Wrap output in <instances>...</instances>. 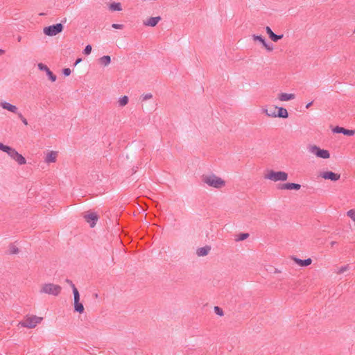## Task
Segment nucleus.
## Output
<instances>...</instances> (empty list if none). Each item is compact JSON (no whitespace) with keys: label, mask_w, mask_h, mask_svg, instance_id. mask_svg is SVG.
Instances as JSON below:
<instances>
[{"label":"nucleus","mask_w":355,"mask_h":355,"mask_svg":"<svg viewBox=\"0 0 355 355\" xmlns=\"http://www.w3.org/2000/svg\"><path fill=\"white\" fill-rule=\"evenodd\" d=\"M283 35H276L273 33L270 36V40L275 42H277L278 40H281L283 37Z\"/></svg>","instance_id":"28"},{"label":"nucleus","mask_w":355,"mask_h":355,"mask_svg":"<svg viewBox=\"0 0 355 355\" xmlns=\"http://www.w3.org/2000/svg\"><path fill=\"white\" fill-rule=\"evenodd\" d=\"M128 103V97L127 96H123L121 97L119 100V104L121 107H123L127 105Z\"/></svg>","instance_id":"24"},{"label":"nucleus","mask_w":355,"mask_h":355,"mask_svg":"<svg viewBox=\"0 0 355 355\" xmlns=\"http://www.w3.org/2000/svg\"><path fill=\"white\" fill-rule=\"evenodd\" d=\"M74 309L76 311H77L80 313H82L84 311V306H83V304L79 302V301L75 302H74Z\"/></svg>","instance_id":"23"},{"label":"nucleus","mask_w":355,"mask_h":355,"mask_svg":"<svg viewBox=\"0 0 355 355\" xmlns=\"http://www.w3.org/2000/svg\"><path fill=\"white\" fill-rule=\"evenodd\" d=\"M42 320V318L37 317L35 315H32L29 317H26L21 321L19 324H20L23 327H26L28 329L35 328L37 324L40 323Z\"/></svg>","instance_id":"4"},{"label":"nucleus","mask_w":355,"mask_h":355,"mask_svg":"<svg viewBox=\"0 0 355 355\" xmlns=\"http://www.w3.org/2000/svg\"><path fill=\"white\" fill-rule=\"evenodd\" d=\"M250 234L248 233H241L237 236L235 239L236 241H241L249 237Z\"/></svg>","instance_id":"25"},{"label":"nucleus","mask_w":355,"mask_h":355,"mask_svg":"<svg viewBox=\"0 0 355 355\" xmlns=\"http://www.w3.org/2000/svg\"><path fill=\"white\" fill-rule=\"evenodd\" d=\"M312 104H313V102H312V101H311V102H310V103H309L306 105V108H307V109H308V108H309V107L311 106V105H312Z\"/></svg>","instance_id":"42"},{"label":"nucleus","mask_w":355,"mask_h":355,"mask_svg":"<svg viewBox=\"0 0 355 355\" xmlns=\"http://www.w3.org/2000/svg\"><path fill=\"white\" fill-rule=\"evenodd\" d=\"M347 216L355 222V209H350L347 212Z\"/></svg>","instance_id":"30"},{"label":"nucleus","mask_w":355,"mask_h":355,"mask_svg":"<svg viewBox=\"0 0 355 355\" xmlns=\"http://www.w3.org/2000/svg\"><path fill=\"white\" fill-rule=\"evenodd\" d=\"M333 132L335 133H341L347 136H353L355 134L354 130H348L339 126L334 128L333 129Z\"/></svg>","instance_id":"11"},{"label":"nucleus","mask_w":355,"mask_h":355,"mask_svg":"<svg viewBox=\"0 0 355 355\" xmlns=\"http://www.w3.org/2000/svg\"><path fill=\"white\" fill-rule=\"evenodd\" d=\"M81 58H78L76 60V62H75V64H77L78 63H79L80 62H81Z\"/></svg>","instance_id":"44"},{"label":"nucleus","mask_w":355,"mask_h":355,"mask_svg":"<svg viewBox=\"0 0 355 355\" xmlns=\"http://www.w3.org/2000/svg\"><path fill=\"white\" fill-rule=\"evenodd\" d=\"M0 105L3 109L7 110L12 113L17 114L18 112V108L8 102L3 101L0 103Z\"/></svg>","instance_id":"13"},{"label":"nucleus","mask_w":355,"mask_h":355,"mask_svg":"<svg viewBox=\"0 0 355 355\" xmlns=\"http://www.w3.org/2000/svg\"><path fill=\"white\" fill-rule=\"evenodd\" d=\"M112 27L115 29H122L123 28V24H113L112 25Z\"/></svg>","instance_id":"38"},{"label":"nucleus","mask_w":355,"mask_h":355,"mask_svg":"<svg viewBox=\"0 0 355 355\" xmlns=\"http://www.w3.org/2000/svg\"><path fill=\"white\" fill-rule=\"evenodd\" d=\"M12 148L0 143V150L8 154Z\"/></svg>","instance_id":"27"},{"label":"nucleus","mask_w":355,"mask_h":355,"mask_svg":"<svg viewBox=\"0 0 355 355\" xmlns=\"http://www.w3.org/2000/svg\"><path fill=\"white\" fill-rule=\"evenodd\" d=\"M348 269H349V266H348V265L341 266V267L338 269V270L337 273H338V274H342V273H343L344 272L347 271Z\"/></svg>","instance_id":"33"},{"label":"nucleus","mask_w":355,"mask_h":355,"mask_svg":"<svg viewBox=\"0 0 355 355\" xmlns=\"http://www.w3.org/2000/svg\"><path fill=\"white\" fill-rule=\"evenodd\" d=\"M85 220L89 223L91 227H94L98 219V215L94 212H88L84 216Z\"/></svg>","instance_id":"8"},{"label":"nucleus","mask_w":355,"mask_h":355,"mask_svg":"<svg viewBox=\"0 0 355 355\" xmlns=\"http://www.w3.org/2000/svg\"><path fill=\"white\" fill-rule=\"evenodd\" d=\"M275 272L277 273V272H280V271L279 270H277V269H275Z\"/></svg>","instance_id":"47"},{"label":"nucleus","mask_w":355,"mask_h":355,"mask_svg":"<svg viewBox=\"0 0 355 355\" xmlns=\"http://www.w3.org/2000/svg\"><path fill=\"white\" fill-rule=\"evenodd\" d=\"M266 31L267 34L268 35L269 37H270L271 35H272L274 33L272 31V29L269 26L266 27Z\"/></svg>","instance_id":"40"},{"label":"nucleus","mask_w":355,"mask_h":355,"mask_svg":"<svg viewBox=\"0 0 355 355\" xmlns=\"http://www.w3.org/2000/svg\"><path fill=\"white\" fill-rule=\"evenodd\" d=\"M111 62L110 56L104 55L99 58V62L103 66H107Z\"/></svg>","instance_id":"22"},{"label":"nucleus","mask_w":355,"mask_h":355,"mask_svg":"<svg viewBox=\"0 0 355 355\" xmlns=\"http://www.w3.org/2000/svg\"><path fill=\"white\" fill-rule=\"evenodd\" d=\"M261 112L263 114H265L267 116L276 117L275 109L274 110H268L267 107H263L261 109Z\"/></svg>","instance_id":"21"},{"label":"nucleus","mask_w":355,"mask_h":355,"mask_svg":"<svg viewBox=\"0 0 355 355\" xmlns=\"http://www.w3.org/2000/svg\"><path fill=\"white\" fill-rule=\"evenodd\" d=\"M202 181L209 187L216 189H220L225 185V182L223 180L214 174L202 175Z\"/></svg>","instance_id":"1"},{"label":"nucleus","mask_w":355,"mask_h":355,"mask_svg":"<svg viewBox=\"0 0 355 355\" xmlns=\"http://www.w3.org/2000/svg\"><path fill=\"white\" fill-rule=\"evenodd\" d=\"M321 177L325 180H331L335 182L340 179V175L332 171H325L321 174Z\"/></svg>","instance_id":"9"},{"label":"nucleus","mask_w":355,"mask_h":355,"mask_svg":"<svg viewBox=\"0 0 355 355\" xmlns=\"http://www.w3.org/2000/svg\"><path fill=\"white\" fill-rule=\"evenodd\" d=\"M336 244V241H331V242L330 243V245H331V247L334 246Z\"/></svg>","instance_id":"43"},{"label":"nucleus","mask_w":355,"mask_h":355,"mask_svg":"<svg viewBox=\"0 0 355 355\" xmlns=\"http://www.w3.org/2000/svg\"><path fill=\"white\" fill-rule=\"evenodd\" d=\"M37 66L39 69L46 71V75L52 82H55L56 80V76L53 73L46 65L42 63H39Z\"/></svg>","instance_id":"10"},{"label":"nucleus","mask_w":355,"mask_h":355,"mask_svg":"<svg viewBox=\"0 0 355 355\" xmlns=\"http://www.w3.org/2000/svg\"><path fill=\"white\" fill-rule=\"evenodd\" d=\"M295 98L293 94L281 93L279 94L278 99L281 101H288Z\"/></svg>","instance_id":"17"},{"label":"nucleus","mask_w":355,"mask_h":355,"mask_svg":"<svg viewBox=\"0 0 355 355\" xmlns=\"http://www.w3.org/2000/svg\"><path fill=\"white\" fill-rule=\"evenodd\" d=\"M63 25L60 23L49 26L43 29V32L48 36H54L61 33L63 30Z\"/></svg>","instance_id":"5"},{"label":"nucleus","mask_w":355,"mask_h":355,"mask_svg":"<svg viewBox=\"0 0 355 355\" xmlns=\"http://www.w3.org/2000/svg\"><path fill=\"white\" fill-rule=\"evenodd\" d=\"M8 155L19 165H23L26 163L25 157L19 154L15 148H12Z\"/></svg>","instance_id":"7"},{"label":"nucleus","mask_w":355,"mask_h":355,"mask_svg":"<svg viewBox=\"0 0 355 355\" xmlns=\"http://www.w3.org/2000/svg\"><path fill=\"white\" fill-rule=\"evenodd\" d=\"M263 46L268 51H272L273 50L272 44H268L266 42L263 44Z\"/></svg>","instance_id":"37"},{"label":"nucleus","mask_w":355,"mask_h":355,"mask_svg":"<svg viewBox=\"0 0 355 355\" xmlns=\"http://www.w3.org/2000/svg\"><path fill=\"white\" fill-rule=\"evenodd\" d=\"M309 152L315 155L317 157L323 159H328L330 157V154L328 150L321 149L315 145H313L309 147Z\"/></svg>","instance_id":"6"},{"label":"nucleus","mask_w":355,"mask_h":355,"mask_svg":"<svg viewBox=\"0 0 355 355\" xmlns=\"http://www.w3.org/2000/svg\"><path fill=\"white\" fill-rule=\"evenodd\" d=\"M73 298H74V302H78L80 300V294L75 286H73Z\"/></svg>","instance_id":"26"},{"label":"nucleus","mask_w":355,"mask_h":355,"mask_svg":"<svg viewBox=\"0 0 355 355\" xmlns=\"http://www.w3.org/2000/svg\"><path fill=\"white\" fill-rule=\"evenodd\" d=\"M153 95L150 93L145 94L141 96L142 101H147L152 98Z\"/></svg>","instance_id":"36"},{"label":"nucleus","mask_w":355,"mask_h":355,"mask_svg":"<svg viewBox=\"0 0 355 355\" xmlns=\"http://www.w3.org/2000/svg\"><path fill=\"white\" fill-rule=\"evenodd\" d=\"M63 74L65 76H68L71 74V69L69 68H65L63 69Z\"/></svg>","instance_id":"39"},{"label":"nucleus","mask_w":355,"mask_h":355,"mask_svg":"<svg viewBox=\"0 0 355 355\" xmlns=\"http://www.w3.org/2000/svg\"><path fill=\"white\" fill-rule=\"evenodd\" d=\"M61 290L62 288L60 286L49 283L42 286L40 292L54 296H58L60 293Z\"/></svg>","instance_id":"3"},{"label":"nucleus","mask_w":355,"mask_h":355,"mask_svg":"<svg viewBox=\"0 0 355 355\" xmlns=\"http://www.w3.org/2000/svg\"><path fill=\"white\" fill-rule=\"evenodd\" d=\"M292 259L294 261L295 263L302 267H305L309 266L312 263V259L311 258H308L306 259L302 260L297 257H292Z\"/></svg>","instance_id":"14"},{"label":"nucleus","mask_w":355,"mask_h":355,"mask_svg":"<svg viewBox=\"0 0 355 355\" xmlns=\"http://www.w3.org/2000/svg\"><path fill=\"white\" fill-rule=\"evenodd\" d=\"M161 20L160 17H150L146 21L144 22V24L146 26H151L154 27L155 26L157 23Z\"/></svg>","instance_id":"15"},{"label":"nucleus","mask_w":355,"mask_h":355,"mask_svg":"<svg viewBox=\"0 0 355 355\" xmlns=\"http://www.w3.org/2000/svg\"><path fill=\"white\" fill-rule=\"evenodd\" d=\"M279 189H287V190H299L301 188V185L297 183H284L279 186Z\"/></svg>","instance_id":"12"},{"label":"nucleus","mask_w":355,"mask_h":355,"mask_svg":"<svg viewBox=\"0 0 355 355\" xmlns=\"http://www.w3.org/2000/svg\"><path fill=\"white\" fill-rule=\"evenodd\" d=\"M4 53V51L2 49H0V55H2Z\"/></svg>","instance_id":"45"},{"label":"nucleus","mask_w":355,"mask_h":355,"mask_svg":"<svg viewBox=\"0 0 355 355\" xmlns=\"http://www.w3.org/2000/svg\"><path fill=\"white\" fill-rule=\"evenodd\" d=\"M265 179L274 182L286 181L288 179V173L284 171H270L264 176Z\"/></svg>","instance_id":"2"},{"label":"nucleus","mask_w":355,"mask_h":355,"mask_svg":"<svg viewBox=\"0 0 355 355\" xmlns=\"http://www.w3.org/2000/svg\"><path fill=\"white\" fill-rule=\"evenodd\" d=\"M276 109L278 110L277 112H275L276 117L284 118V119L288 118V111L286 110V109H285L284 107H279L277 106L275 107V110Z\"/></svg>","instance_id":"16"},{"label":"nucleus","mask_w":355,"mask_h":355,"mask_svg":"<svg viewBox=\"0 0 355 355\" xmlns=\"http://www.w3.org/2000/svg\"><path fill=\"white\" fill-rule=\"evenodd\" d=\"M17 115H18V117L21 119V121H22V123L25 125H28V121L26 120V119L25 117H24V116L22 115L21 113L19 112L17 113Z\"/></svg>","instance_id":"35"},{"label":"nucleus","mask_w":355,"mask_h":355,"mask_svg":"<svg viewBox=\"0 0 355 355\" xmlns=\"http://www.w3.org/2000/svg\"><path fill=\"white\" fill-rule=\"evenodd\" d=\"M57 153L55 151H51L46 157L45 161L47 163L55 162L56 161Z\"/></svg>","instance_id":"19"},{"label":"nucleus","mask_w":355,"mask_h":355,"mask_svg":"<svg viewBox=\"0 0 355 355\" xmlns=\"http://www.w3.org/2000/svg\"><path fill=\"white\" fill-rule=\"evenodd\" d=\"M214 311H215V313H216L217 315H220V316H223V309H220V307H218V306H215V307H214Z\"/></svg>","instance_id":"34"},{"label":"nucleus","mask_w":355,"mask_h":355,"mask_svg":"<svg viewBox=\"0 0 355 355\" xmlns=\"http://www.w3.org/2000/svg\"><path fill=\"white\" fill-rule=\"evenodd\" d=\"M92 49V46L88 44L85 46V48L83 51V53L85 55H89L91 53Z\"/></svg>","instance_id":"32"},{"label":"nucleus","mask_w":355,"mask_h":355,"mask_svg":"<svg viewBox=\"0 0 355 355\" xmlns=\"http://www.w3.org/2000/svg\"><path fill=\"white\" fill-rule=\"evenodd\" d=\"M66 282L68 283L71 286L72 288H73V286H75L73 284V283L69 279H66Z\"/></svg>","instance_id":"41"},{"label":"nucleus","mask_w":355,"mask_h":355,"mask_svg":"<svg viewBox=\"0 0 355 355\" xmlns=\"http://www.w3.org/2000/svg\"><path fill=\"white\" fill-rule=\"evenodd\" d=\"M211 250V247L206 245L205 247L199 248L197 250L196 254L198 257H204L208 254Z\"/></svg>","instance_id":"18"},{"label":"nucleus","mask_w":355,"mask_h":355,"mask_svg":"<svg viewBox=\"0 0 355 355\" xmlns=\"http://www.w3.org/2000/svg\"><path fill=\"white\" fill-rule=\"evenodd\" d=\"M10 254H17L19 252V249L18 248H17L16 246L12 245L10 246Z\"/></svg>","instance_id":"31"},{"label":"nucleus","mask_w":355,"mask_h":355,"mask_svg":"<svg viewBox=\"0 0 355 355\" xmlns=\"http://www.w3.org/2000/svg\"><path fill=\"white\" fill-rule=\"evenodd\" d=\"M21 39V37L20 36H19L18 38H17L18 42H20Z\"/></svg>","instance_id":"46"},{"label":"nucleus","mask_w":355,"mask_h":355,"mask_svg":"<svg viewBox=\"0 0 355 355\" xmlns=\"http://www.w3.org/2000/svg\"><path fill=\"white\" fill-rule=\"evenodd\" d=\"M109 8L112 11H121L122 10V6L119 2L111 3L109 6Z\"/></svg>","instance_id":"20"},{"label":"nucleus","mask_w":355,"mask_h":355,"mask_svg":"<svg viewBox=\"0 0 355 355\" xmlns=\"http://www.w3.org/2000/svg\"><path fill=\"white\" fill-rule=\"evenodd\" d=\"M252 37L254 41L260 42L262 44V45L266 42L265 39L261 35H253Z\"/></svg>","instance_id":"29"}]
</instances>
